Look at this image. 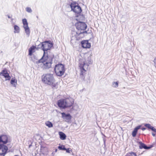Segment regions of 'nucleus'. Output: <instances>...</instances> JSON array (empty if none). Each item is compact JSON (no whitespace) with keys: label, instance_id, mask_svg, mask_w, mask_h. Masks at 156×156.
<instances>
[{"label":"nucleus","instance_id":"7c9ffc66","mask_svg":"<svg viewBox=\"0 0 156 156\" xmlns=\"http://www.w3.org/2000/svg\"><path fill=\"white\" fill-rule=\"evenodd\" d=\"M103 141H104V144L105 145L106 140H105V139H103Z\"/></svg>","mask_w":156,"mask_h":156},{"label":"nucleus","instance_id":"f704fd0d","mask_svg":"<svg viewBox=\"0 0 156 156\" xmlns=\"http://www.w3.org/2000/svg\"><path fill=\"white\" fill-rule=\"evenodd\" d=\"M58 151V149H56L55 150V152H56Z\"/></svg>","mask_w":156,"mask_h":156},{"label":"nucleus","instance_id":"cd10ccee","mask_svg":"<svg viewBox=\"0 0 156 156\" xmlns=\"http://www.w3.org/2000/svg\"><path fill=\"white\" fill-rule=\"evenodd\" d=\"M150 129L154 133H156V129L154 128L153 126H152Z\"/></svg>","mask_w":156,"mask_h":156},{"label":"nucleus","instance_id":"1a4fd4ad","mask_svg":"<svg viewBox=\"0 0 156 156\" xmlns=\"http://www.w3.org/2000/svg\"><path fill=\"white\" fill-rule=\"evenodd\" d=\"M8 148L5 145L0 144V155L5 156L7 153Z\"/></svg>","mask_w":156,"mask_h":156},{"label":"nucleus","instance_id":"a878e982","mask_svg":"<svg viewBox=\"0 0 156 156\" xmlns=\"http://www.w3.org/2000/svg\"><path fill=\"white\" fill-rule=\"evenodd\" d=\"M144 126L146 127H147L148 129H150L152 126L150 124L146 123L145 124Z\"/></svg>","mask_w":156,"mask_h":156},{"label":"nucleus","instance_id":"bb28decb","mask_svg":"<svg viewBox=\"0 0 156 156\" xmlns=\"http://www.w3.org/2000/svg\"><path fill=\"white\" fill-rule=\"evenodd\" d=\"M26 9V11L29 13L31 12L32 11V10L30 7H27Z\"/></svg>","mask_w":156,"mask_h":156},{"label":"nucleus","instance_id":"9d476101","mask_svg":"<svg viewBox=\"0 0 156 156\" xmlns=\"http://www.w3.org/2000/svg\"><path fill=\"white\" fill-rule=\"evenodd\" d=\"M89 64L87 62H85L83 63V64H81L79 65V67H80L81 70V72L80 73L81 75H83V72H85L86 71V70L85 69H87L89 66Z\"/></svg>","mask_w":156,"mask_h":156},{"label":"nucleus","instance_id":"412c9836","mask_svg":"<svg viewBox=\"0 0 156 156\" xmlns=\"http://www.w3.org/2000/svg\"><path fill=\"white\" fill-rule=\"evenodd\" d=\"M14 33H18L20 31V28L19 26L16 25H15L14 27Z\"/></svg>","mask_w":156,"mask_h":156},{"label":"nucleus","instance_id":"f03ea898","mask_svg":"<svg viewBox=\"0 0 156 156\" xmlns=\"http://www.w3.org/2000/svg\"><path fill=\"white\" fill-rule=\"evenodd\" d=\"M41 80L44 83L51 86L53 89H57L58 87V83L55 82V80L52 74H43L41 76Z\"/></svg>","mask_w":156,"mask_h":156},{"label":"nucleus","instance_id":"423d86ee","mask_svg":"<svg viewBox=\"0 0 156 156\" xmlns=\"http://www.w3.org/2000/svg\"><path fill=\"white\" fill-rule=\"evenodd\" d=\"M0 75L3 76L5 78V81L10 80L11 77L6 68L4 69L0 73Z\"/></svg>","mask_w":156,"mask_h":156},{"label":"nucleus","instance_id":"473e14b6","mask_svg":"<svg viewBox=\"0 0 156 156\" xmlns=\"http://www.w3.org/2000/svg\"><path fill=\"white\" fill-rule=\"evenodd\" d=\"M13 19L12 18L11 19V22L12 23L14 24V23H13Z\"/></svg>","mask_w":156,"mask_h":156},{"label":"nucleus","instance_id":"39448f33","mask_svg":"<svg viewBox=\"0 0 156 156\" xmlns=\"http://www.w3.org/2000/svg\"><path fill=\"white\" fill-rule=\"evenodd\" d=\"M71 11H73L76 14H79L82 11L81 8L78 3L75 2H72L70 4Z\"/></svg>","mask_w":156,"mask_h":156},{"label":"nucleus","instance_id":"0eeeda50","mask_svg":"<svg viewBox=\"0 0 156 156\" xmlns=\"http://www.w3.org/2000/svg\"><path fill=\"white\" fill-rule=\"evenodd\" d=\"M22 22L23 24V27L25 29V33L26 34L29 36L30 34V30L28 26V23L27 19L25 18L23 19Z\"/></svg>","mask_w":156,"mask_h":156},{"label":"nucleus","instance_id":"e433bc0d","mask_svg":"<svg viewBox=\"0 0 156 156\" xmlns=\"http://www.w3.org/2000/svg\"><path fill=\"white\" fill-rule=\"evenodd\" d=\"M14 156H19L18 155H15Z\"/></svg>","mask_w":156,"mask_h":156},{"label":"nucleus","instance_id":"a211bd4d","mask_svg":"<svg viewBox=\"0 0 156 156\" xmlns=\"http://www.w3.org/2000/svg\"><path fill=\"white\" fill-rule=\"evenodd\" d=\"M10 83L13 87H16L17 84V80L15 77L12 78L11 79Z\"/></svg>","mask_w":156,"mask_h":156},{"label":"nucleus","instance_id":"2f4dec72","mask_svg":"<svg viewBox=\"0 0 156 156\" xmlns=\"http://www.w3.org/2000/svg\"><path fill=\"white\" fill-rule=\"evenodd\" d=\"M152 135L154 136H155V134L154 133H152Z\"/></svg>","mask_w":156,"mask_h":156},{"label":"nucleus","instance_id":"aec40b11","mask_svg":"<svg viewBox=\"0 0 156 156\" xmlns=\"http://www.w3.org/2000/svg\"><path fill=\"white\" fill-rule=\"evenodd\" d=\"M92 56V54L91 53L90 55L89 56H88L87 58V61H86V62H87L89 64H91L93 62V61L91 59V57Z\"/></svg>","mask_w":156,"mask_h":156},{"label":"nucleus","instance_id":"f8f14e48","mask_svg":"<svg viewBox=\"0 0 156 156\" xmlns=\"http://www.w3.org/2000/svg\"><path fill=\"white\" fill-rule=\"evenodd\" d=\"M62 118L67 122H69L71 120L72 116L69 113L66 114L65 112L61 113Z\"/></svg>","mask_w":156,"mask_h":156},{"label":"nucleus","instance_id":"c9c22d12","mask_svg":"<svg viewBox=\"0 0 156 156\" xmlns=\"http://www.w3.org/2000/svg\"><path fill=\"white\" fill-rule=\"evenodd\" d=\"M31 146H32L31 144H30V145H29V148H30V147Z\"/></svg>","mask_w":156,"mask_h":156},{"label":"nucleus","instance_id":"9b49d317","mask_svg":"<svg viewBox=\"0 0 156 156\" xmlns=\"http://www.w3.org/2000/svg\"><path fill=\"white\" fill-rule=\"evenodd\" d=\"M66 108L72 106L74 103L73 100L72 98H67L65 99Z\"/></svg>","mask_w":156,"mask_h":156},{"label":"nucleus","instance_id":"7ed1b4c3","mask_svg":"<svg viewBox=\"0 0 156 156\" xmlns=\"http://www.w3.org/2000/svg\"><path fill=\"white\" fill-rule=\"evenodd\" d=\"M75 26L77 31L76 32V37L80 39L83 37L87 35L88 32L87 31L85 30L87 29V26L84 22L78 21L75 23Z\"/></svg>","mask_w":156,"mask_h":156},{"label":"nucleus","instance_id":"6ab92c4d","mask_svg":"<svg viewBox=\"0 0 156 156\" xmlns=\"http://www.w3.org/2000/svg\"><path fill=\"white\" fill-rule=\"evenodd\" d=\"M58 134L59 137L61 140H64L66 139V136L65 133L62 132L60 131L58 132Z\"/></svg>","mask_w":156,"mask_h":156},{"label":"nucleus","instance_id":"dca6fc26","mask_svg":"<svg viewBox=\"0 0 156 156\" xmlns=\"http://www.w3.org/2000/svg\"><path fill=\"white\" fill-rule=\"evenodd\" d=\"M142 125H139L135 127L132 132V135L133 137H135L137 134L138 130L140 129Z\"/></svg>","mask_w":156,"mask_h":156},{"label":"nucleus","instance_id":"ddd939ff","mask_svg":"<svg viewBox=\"0 0 156 156\" xmlns=\"http://www.w3.org/2000/svg\"><path fill=\"white\" fill-rule=\"evenodd\" d=\"M138 143L139 144V147L140 149L143 148L145 150H148L152 148L153 147V145H150L149 146H147L141 141H139Z\"/></svg>","mask_w":156,"mask_h":156},{"label":"nucleus","instance_id":"2eb2a0df","mask_svg":"<svg viewBox=\"0 0 156 156\" xmlns=\"http://www.w3.org/2000/svg\"><path fill=\"white\" fill-rule=\"evenodd\" d=\"M57 104L58 107L61 108H66L65 99H62L59 100L57 102Z\"/></svg>","mask_w":156,"mask_h":156},{"label":"nucleus","instance_id":"393cba45","mask_svg":"<svg viewBox=\"0 0 156 156\" xmlns=\"http://www.w3.org/2000/svg\"><path fill=\"white\" fill-rule=\"evenodd\" d=\"M119 85L118 82H113L112 83L113 87L115 88L117 87Z\"/></svg>","mask_w":156,"mask_h":156},{"label":"nucleus","instance_id":"20e7f679","mask_svg":"<svg viewBox=\"0 0 156 156\" xmlns=\"http://www.w3.org/2000/svg\"><path fill=\"white\" fill-rule=\"evenodd\" d=\"M54 69L56 75L59 76H62L65 71V66L62 63L56 65L55 66Z\"/></svg>","mask_w":156,"mask_h":156},{"label":"nucleus","instance_id":"4be33fe9","mask_svg":"<svg viewBox=\"0 0 156 156\" xmlns=\"http://www.w3.org/2000/svg\"><path fill=\"white\" fill-rule=\"evenodd\" d=\"M58 149L60 150L65 151L66 149L65 146L63 145H61L60 144H59L58 147Z\"/></svg>","mask_w":156,"mask_h":156},{"label":"nucleus","instance_id":"4468645a","mask_svg":"<svg viewBox=\"0 0 156 156\" xmlns=\"http://www.w3.org/2000/svg\"><path fill=\"white\" fill-rule=\"evenodd\" d=\"M81 46L84 48H89L91 46V44L89 42L88 40H83L81 42Z\"/></svg>","mask_w":156,"mask_h":156},{"label":"nucleus","instance_id":"f3484780","mask_svg":"<svg viewBox=\"0 0 156 156\" xmlns=\"http://www.w3.org/2000/svg\"><path fill=\"white\" fill-rule=\"evenodd\" d=\"M36 48V47L35 46L33 45L32 46L30 47L28 50L29 55L30 56H31L32 55L33 53L34 52L35 49Z\"/></svg>","mask_w":156,"mask_h":156},{"label":"nucleus","instance_id":"72a5a7b5","mask_svg":"<svg viewBox=\"0 0 156 156\" xmlns=\"http://www.w3.org/2000/svg\"><path fill=\"white\" fill-rule=\"evenodd\" d=\"M7 16H8V17L9 18H10V19H11L12 18L11 16H10L9 15H7Z\"/></svg>","mask_w":156,"mask_h":156},{"label":"nucleus","instance_id":"5701e85b","mask_svg":"<svg viewBox=\"0 0 156 156\" xmlns=\"http://www.w3.org/2000/svg\"><path fill=\"white\" fill-rule=\"evenodd\" d=\"M125 156H137V155L136 153L131 151L127 153Z\"/></svg>","mask_w":156,"mask_h":156},{"label":"nucleus","instance_id":"b1692460","mask_svg":"<svg viewBox=\"0 0 156 156\" xmlns=\"http://www.w3.org/2000/svg\"><path fill=\"white\" fill-rule=\"evenodd\" d=\"M45 125L49 128H51L53 126V124L50 122L48 121L45 123Z\"/></svg>","mask_w":156,"mask_h":156},{"label":"nucleus","instance_id":"6e6552de","mask_svg":"<svg viewBox=\"0 0 156 156\" xmlns=\"http://www.w3.org/2000/svg\"><path fill=\"white\" fill-rule=\"evenodd\" d=\"M9 141V136L6 135H0V144H6Z\"/></svg>","mask_w":156,"mask_h":156},{"label":"nucleus","instance_id":"f257e3e1","mask_svg":"<svg viewBox=\"0 0 156 156\" xmlns=\"http://www.w3.org/2000/svg\"><path fill=\"white\" fill-rule=\"evenodd\" d=\"M53 46V43L50 40L44 41L38 45V48L43 51L44 54L41 58L36 63L43 69H49L51 67L54 55H48L47 51L50 50Z\"/></svg>","mask_w":156,"mask_h":156},{"label":"nucleus","instance_id":"c756f323","mask_svg":"<svg viewBox=\"0 0 156 156\" xmlns=\"http://www.w3.org/2000/svg\"><path fill=\"white\" fill-rule=\"evenodd\" d=\"M141 129L143 131H144L146 129V128L145 127H142Z\"/></svg>","mask_w":156,"mask_h":156},{"label":"nucleus","instance_id":"c85d7f7f","mask_svg":"<svg viewBox=\"0 0 156 156\" xmlns=\"http://www.w3.org/2000/svg\"><path fill=\"white\" fill-rule=\"evenodd\" d=\"M65 151H66V152L67 153H70V151L69 150V148H66V149Z\"/></svg>","mask_w":156,"mask_h":156}]
</instances>
